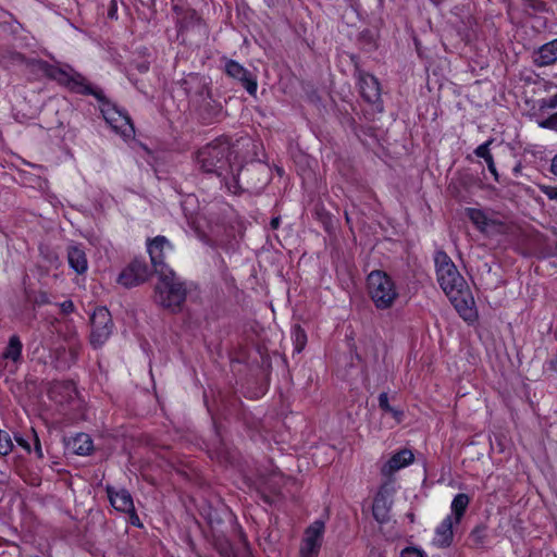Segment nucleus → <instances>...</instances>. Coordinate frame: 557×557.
Instances as JSON below:
<instances>
[{
  "label": "nucleus",
  "instance_id": "obj_1",
  "mask_svg": "<svg viewBox=\"0 0 557 557\" xmlns=\"http://www.w3.org/2000/svg\"><path fill=\"white\" fill-rule=\"evenodd\" d=\"M251 140L240 137L232 141L228 137H219L200 148L196 153V163L206 173L215 174L228 191L237 194L240 189L239 173L247 157Z\"/></svg>",
  "mask_w": 557,
  "mask_h": 557
},
{
  "label": "nucleus",
  "instance_id": "obj_2",
  "mask_svg": "<svg viewBox=\"0 0 557 557\" xmlns=\"http://www.w3.org/2000/svg\"><path fill=\"white\" fill-rule=\"evenodd\" d=\"M46 74L49 79L72 92L92 95L101 102V113L112 129L123 137L134 135V127L128 115L106 100L102 90L94 88L79 72H46Z\"/></svg>",
  "mask_w": 557,
  "mask_h": 557
},
{
  "label": "nucleus",
  "instance_id": "obj_3",
  "mask_svg": "<svg viewBox=\"0 0 557 557\" xmlns=\"http://www.w3.org/2000/svg\"><path fill=\"white\" fill-rule=\"evenodd\" d=\"M437 282L465 321L476 318L474 299L469 286L457 267L445 251H437L434 257Z\"/></svg>",
  "mask_w": 557,
  "mask_h": 557
},
{
  "label": "nucleus",
  "instance_id": "obj_4",
  "mask_svg": "<svg viewBox=\"0 0 557 557\" xmlns=\"http://www.w3.org/2000/svg\"><path fill=\"white\" fill-rule=\"evenodd\" d=\"M158 277L154 286V302L171 312L181 311L187 295L185 283L176 276L174 271L158 274Z\"/></svg>",
  "mask_w": 557,
  "mask_h": 557
},
{
  "label": "nucleus",
  "instance_id": "obj_5",
  "mask_svg": "<svg viewBox=\"0 0 557 557\" xmlns=\"http://www.w3.org/2000/svg\"><path fill=\"white\" fill-rule=\"evenodd\" d=\"M368 288L372 301L381 310L391 308L398 297L394 281L382 271H372L369 274Z\"/></svg>",
  "mask_w": 557,
  "mask_h": 557
},
{
  "label": "nucleus",
  "instance_id": "obj_6",
  "mask_svg": "<svg viewBox=\"0 0 557 557\" xmlns=\"http://www.w3.org/2000/svg\"><path fill=\"white\" fill-rule=\"evenodd\" d=\"M90 344L94 348L101 347L111 336L113 322L107 308H98L90 318Z\"/></svg>",
  "mask_w": 557,
  "mask_h": 557
},
{
  "label": "nucleus",
  "instance_id": "obj_7",
  "mask_svg": "<svg viewBox=\"0 0 557 557\" xmlns=\"http://www.w3.org/2000/svg\"><path fill=\"white\" fill-rule=\"evenodd\" d=\"M466 215L473 225L485 235L505 234L507 226L500 220L491 218L487 212L478 208H466Z\"/></svg>",
  "mask_w": 557,
  "mask_h": 557
},
{
  "label": "nucleus",
  "instance_id": "obj_8",
  "mask_svg": "<svg viewBox=\"0 0 557 557\" xmlns=\"http://www.w3.org/2000/svg\"><path fill=\"white\" fill-rule=\"evenodd\" d=\"M148 253L150 256L151 264L157 274L173 271L166 263V255L172 250L171 243L164 236H157L147 245Z\"/></svg>",
  "mask_w": 557,
  "mask_h": 557
},
{
  "label": "nucleus",
  "instance_id": "obj_9",
  "mask_svg": "<svg viewBox=\"0 0 557 557\" xmlns=\"http://www.w3.org/2000/svg\"><path fill=\"white\" fill-rule=\"evenodd\" d=\"M150 268L141 259H134L123 271L119 274L117 283L124 287H134L143 284L150 276Z\"/></svg>",
  "mask_w": 557,
  "mask_h": 557
},
{
  "label": "nucleus",
  "instance_id": "obj_10",
  "mask_svg": "<svg viewBox=\"0 0 557 557\" xmlns=\"http://www.w3.org/2000/svg\"><path fill=\"white\" fill-rule=\"evenodd\" d=\"M393 487L391 484L385 483L381 486L374 497L372 513L379 523H386L389 521V511L393 504Z\"/></svg>",
  "mask_w": 557,
  "mask_h": 557
},
{
  "label": "nucleus",
  "instance_id": "obj_11",
  "mask_svg": "<svg viewBox=\"0 0 557 557\" xmlns=\"http://www.w3.org/2000/svg\"><path fill=\"white\" fill-rule=\"evenodd\" d=\"M324 528V522L320 520H317L311 525H309L305 532V537L300 550L319 555L322 545Z\"/></svg>",
  "mask_w": 557,
  "mask_h": 557
},
{
  "label": "nucleus",
  "instance_id": "obj_12",
  "mask_svg": "<svg viewBox=\"0 0 557 557\" xmlns=\"http://www.w3.org/2000/svg\"><path fill=\"white\" fill-rule=\"evenodd\" d=\"M359 86L366 101L376 103L381 100V84L372 72H360Z\"/></svg>",
  "mask_w": 557,
  "mask_h": 557
},
{
  "label": "nucleus",
  "instance_id": "obj_13",
  "mask_svg": "<svg viewBox=\"0 0 557 557\" xmlns=\"http://www.w3.org/2000/svg\"><path fill=\"white\" fill-rule=\"evenodd\" d=\"M108 496L114 509L122 512L131 513V518H135L136 520H138V517L135 513L133 498L128 491L124 488L120 491H113L112 488H108Z\"/></svg>",
  "mask_w": 557,
  "mask_h": 557
},
{
  "label": "nucleus",
  "instance_id": "obj_14",
  "mask_svg": "<svg viewBox=\"0 0 557 557\" xmlns=\"http://www.w3.org/2000/svg\"><path fill=\"white\" fill-rule=\"evenodd\" d=\"M413 461V454L409 449H401L394 454L382 468L383 475H392L399 469L410 465Z\"/></svg>",
  "mask_w": 557,
  "mask_h": 557
},
{
  "label": "nucleus",
  "instance_id": "obj_15",
  "mask_svg": "<svg viewBox=\"0 0 557 557\" xmlns=\"http://www.w3.org/2000/svg\"><path fill=\"white\" fill-rule=\"evenodd\" d=\"M534 63L537 66H549L557 62V39L544 44L533 54Z\"/></svg>",
  "mask_w": 557,
  "mask_h": 557
},
{
  "label": "nucleus",
  "instance_id": "obj_16",
  "mask_svg": "<svg viewBox=\"0 0 557 557\" xmlns=\"http://www.w3.org/2000/svg\"><path fill=\"white\" fill-rule=\"evenodd\" d=\"M67 262L77 274H83L87 271L88 260L81 245H71L67 247Z\"/></svg>",
  "mask_w": 557,
  "mask_h": 557
},
{
  "label": "nucleus",
  "instance_id": "obj_17",
  "mask_svg": "<svg viewBox=\"0 0 557 557\" xmlns=\"http://www.w3.org/2000/svg\"><path fill=\"white\" fill-rule=\"evenodd\" d=\"M455 521L453 520V516H447L436 528L435 530V536H434V543L441 547H447L453 542V527Z\"/></svg>",
  "mask_w": 557,
  "mask_h": 557
},
{
  "label": "nucleus",
  "instance_id": "obj_18",
  "mask_svg": "<svg viewBox=\"0 0 557 557\" xmlns=\"http://www.w3.org/2000/svg\"><path fill=\"white\" fill-rule=\"evenodd\" d=\"M67 447L76 455L87 456L91 453L94 445L88 434L78 433L69 441Z\"/></svg>",
  "mask_w": 557,
  "mask_h": 557
},
{
  "label": "nucleus",
  "instance_id": "obj_19",
  "mask_svg": "<svg viewBox=\"0 0 557 557\" xmlns=\"http://www.w3.org/2000/svg\"><path fill=\"white\" fill-rule=\"evenodd\" d=\"M23 344L17 335H12L3 350L1 358L5 361L17 363L22 359Z\"/></svg>",
  "mask_w": 557,
  "mask_h": 557
},
{
  "label": "nucleus",
  "instance_id": "obj_20",
  "mask_svg": "<svg viewBox=\"0 0 557 557\" xmlns=\"http://www.w3.org/2000/svg\"><path fill=\"white\" fill-rule=\"evenodd\" d=\"M470 503V497L467 494H457L451 502V513L454 515L453 520L456 524L461 521L463 513L466 512Z\"/></svg>",
  "mask_w": 557,
  "mask_h": 557
},
{
  "label": "nucleus",
  "instance_id": "obj_21",
  "mask_svg": "<svg viewBox=\"0 0 557 557\" xmlns=\"http://www.w3.org/2000/svg\"><path fill=\"white\" fill-rule=\"evenodd\" d=\"M234 78H237L240 85L251 95L255 96L257 92V77L253 72H227Z\"/></svg>",
  "mask_w": 557,
  "mask_h": 557
},
{
  "label": "nucleus",
  "instance_id": "obj_22",
  "mask_svg": "<svg viewBox=\"0 0 557 557\" xmlns=\"http://www.w3.org/2000/svg\"><path fill=\"white\" fill-rule=\"evenodd\" d=\"M292 338L294 343V350L301 352L307 344V334L300 325H295L292 332Z\"/></svg>",
  "mask_w": 557,
  "mask_h": 557
},
{
  "label": "nucleus",
  "instance_id": "obj_23",
  "mask_svg": "<svg viewBox=\"0 0 557 557\" xmlns=\"http://www.w3.org/2000/svg\"><path fill=\"white\" fill-rule=\"evenodd\" d=\"M379 407L384 411V412H388L393 416V418L397 421V422H400L403 416H404V412L401 410H398V409H395L393 408L389 403H388V395L387 393H381L379 395Z\"/></svg>",
  "mask_w": 557,
  "mask_h": 557
},
{
  "label": "nucleus",
  "instance_id": "obj_24",
  "mask_svg": "<svg viewBox=\"0 0 557 557\" xmlns=\"http://www.w3.org/2000/svg\"><path fill=\"white\" fill-rule=\"evenodd\" d=\"M13 442L10 434L0 430V456H7L13 450Z\"/></svg>",
  "mask_w": 557,
  "mask_h": 557
},
{
  "label": "nucleus",
  "instance_id": "obj_25",
  "mask_svg": "<svg viewBox=\"0 0 557 557\" xmlns=\"http://www.w3.org/2000/svg\"><path fill=\"white\" fill-rule=\"evenodd\" d=\"M486 539V527L478 525L470 533V540L475 545H483Z\"/></svg>",
  "mask_w": 557,
  "mask_h": 557
},
{
  "label": "nucleus",
  "instance_id": "obj_26",
  "mask_svg": "<svg viewBox=\"0 0 557 557\" xmlns=\"http://www.w3.org/2000/svg\"><path fill=\"white\" fill-rule=\"evenodd\" d=\"M359 44L367 50L375 48L376 44L373 33L371 30H363L359 36Z\"/></svg>",
  "mask_w": 557,
  "mask_h": 557
},
{
  "label": "nucleus",
  "instance_id": "obj_27",
  "mask_svg": "<svg viewBox=\"0 0 557 557\" xmlns=\"http://www.w3.org/2000/svg\"><path fill=\"white\" fill-rule=\"evenodd\" d=\"M492 140H487L483 143L482 145L478 146L474 150V153L476 157L484 159L486 161L487 159H491L492 153L490 152V145Z\"/></svg>",
  "mask_w": 557,
  "mask_h": 557
},
{
  "label": "nucleus",
  "instance_id": "obj_28",
  "mask_svg": "<svg viewBox=\"0 0 557 557\" xmlns=\"http://www.w3.org/2000/svg\"><path fill=\"white\" fill-rule=\"evenodd\" d=\"M540 126L543 128H550L557 131V112L541 121Z\"/></svg>",
  "mask_w": 557,
  "mask_h": 557
},
{
  "label": "nucleus",
  "instance_id": "obj_29",
  "mask_svg": "<svg viewBox=\"0 0 557 557\" xmlns=\"http://www.w3.org/2000/svg\"><path fill=\"white\" fill-rule=\"evenodd\" d=\"M30 434H32V438H33V442H34L35 454L37 455L38 458H42L44 457V453H42V448H41V444H40V440L38 437V434H37V432L34 429L30 430Z\"/></svg>",
  "mask_w": 557,
  "mask_h": 557
},
{
  "label": "nucleus",
  "instance_id": "obj_30",
  "mask_svg": "<svg viewBox=\"0 0 557 557\" xmlns=\"http://www.w3.org/2000/svg\"><path fill=\"white\" fill-rule=\"evenodd\" d=\"M540 108L543 109H555L557 108V92L549 98L542 99Z\"/></svg>",
  "mask_w": 557,
  "mask_h": 557
},
{
  "label": "nucleus",
  "instance_id": "obj_31",
  "mask_svg": "<svg viewBox=\"0 0 557 557\" xmlns=\"http://www.w3.org/2000/svg\"><path fill=\"white\" fill-rule=\"evenodd\" d=\"M541 191L550 200H557V187L555 186H548V185H542Z\"/></svg>",
  "mask_w": 557,
  "mask_h": 557
},
{
  "label": "nucleus",
  "instance_id": "obj_32",
  "mask_svg": "<svg viewBox=\"0 0 557 557\" xmlns=\"http://www.w3.org/2000/svg\"><path fill=\"white\" fill-rule=\"evenodd\" d=\"M401 557H424V554L416 547H407L403 549Z\"/></svg>",
  "mask_w": 557,
  "mask_h": 557
},
{
  "label": "nucleus",
  "instance_id": "obj_33",
  "mask_svg": "<svg viewBox=\"0 0 557 557\" xmlns=\"http://www.w3.org/2000/svg\"><path fill=\"white\" fill-rule=\"evenodd\" d=\"M14 440L17 443V445L21 446L26 453L29 454L32 451L30 443L27 438L23 437L20 434H15Z\"/></svg>",
  "mask_w": 557,
  "mask_h": 557
},
{
  "label": "nucleus",
  "instance_id": "obj_34",
  "mask_svg": "<svg viewBox=\"0 0 557 557\" xmlns=\"http://www.w3.org/2000/svg\"><path fill=\"white\" fill-rule=\"evenodd\" d=\"M34 302L38 306L50 304L49 295L46 292H39L35 298Z\"/></svg>",
  "mask_w": 557,
  "mask_h": 557
},
{
  "label": "nucleus",
  "instance_id": "obj_35",
  "mask_svg": "<svg viewBox=\"0 0 557 557\" xmlns=\"http://www.w3.org/2000/svg\"><path fill=\"white\" fill-rule=\"evenodd\" d=\"M108 17L111 20H117V1L110 0L108 8Z\"/></svg>",
  "mask_w": 557,
  "mask_h": 557
},
{
  "label": "nucleus",
  "instance_id": "obj_36",
  "mask_svg": "<svg viewBox=\"0 0 557 557\" xmlns=\"http://www.w3.org/2000/svg\"><path fill=\"white\" fill-rule=\"evenodd\" d=\"M74 304L72 300H65L60 304L61 312L64 314L72 313L74 311Z\"/></svg>",
  "mask_w": 557,
  "mask_h": 557
},
{
  "label": "nucleus",
  "instance_id": "obj_37",
  "mask_svg": "<svg viewBox=\"0 0 557 557\" xmlns=\"http://www.w3.org/2000/svg\"><path fill=\"white\" fill-rule=\"evenodd\" d=\"M485 162L487 164L488 171L494 176L495 181L498 182V173H497V170H496V166H495V163H494L493 156L491 157V159H487Z\"/></svg>",
  "mask_w": 557,
  "mask_h": 557
},
{
  "label": "nucleus",
  "instance_id": "obj_38",
  "mask_svg": "<svg viewBox=\"0 0 557 557\" xmlns=\"http://www.w3.org/2000/svg\"><path fill=\"white\" fill-rule=\"evenodd\" d=\"M188 32H189V23L183 21L181 24L180 33H178V35L182 37L183 41L186 40Z\"/></svg>",
  "mask_w": 557,
  "mask_h": 557
},
{
  "label": "nucleus",
  "instance_id": "obj_39",
  "mask_svg": "<svg viewBox=\"0 0 557 557\" xmlns=\"http://www.w3.org/2000/svg\"><path fill=\"white\" fill-rule=\"evenodd\" d=\"M28 65L35 67V70H40V71L52 70L51 66L47 65L46 63H44L41 61H34L33 63H29Z\"/></svg>",
  "mask_w": 557,
  "mask_h": 557
},
{
  "label": "nucleus",
  "instance_id": "obj_40",
  "mask_svg": "<svg viewBox=\"0 0 557 557\" xmlns=\"http://www.w3.org/2000/svg\"><path fill=\"white\" fill-rule=\"evenodd\" d=\"M529 7H531L532 9L536 10V11H541L543 8H544V2L542 1H535V0H524Z\"/></svg>",
  "mask_w": 557,
  "mask_h": 557
},
{
  "label": "nucleus",
  "instance_id": "obj_41",
  "mask_svg": "<svg viewBox=\"0 0 557 557\" xmlns=\"http://www.w3.org/2000/svg\"><path fill=\"white\" fill-rule=\"evenodd\" d=\"M191 18L194 20V22L191 23V29L197 28L198 30H200L202 28L200 18L196 16L194 13L191 14Z\"/></svg>",
  "mask_w": 557,
  "mask_h": 557
},
{
  "label": "nucleus",
  "instance_id": "obj_42",
  "mask_svg": "<svg viewBox=\"0 0 557 557\" xmlns=\"http://www.w3.org/2000/svg\"><path fill=\"white\" fill-rule=\"evenodd\" d=\"M550 172L557 176V154L552 159Z\"/></svg>",
  "mask_w": 557,
  "mask_h": 557
},
{
  "label": "nucleus",
  "instance_id": "obj_43",
  "mask_svg": "<svg viewBox=\"0 0 557 557\" xmlns=\"http://www.w3.org/2000/svg\"><path fill=\"white\" fill-rule=\"evenodd\" d=\"M270 225L273 230H276L280 225V218H273L270 222Z\"/></svg>",
  "mask_w": 557,
  "mask_h": 557
},
{
  "label": "nucleus",
  "instance_id": "obj_44",
  "mask_svg": "<svg viewBox=\"0 0 557 557\" xmlns=\"http://www.w3.org/2000/svg\"><path fill=\"white\" fill-rule=\"evenodd\" d=\"M319 555L318 554H313V553H307V552H302L300 550V557H318Z\"/></svg>",
  "mask_w": 557,
  "mask_h": 557
},
{
  "label": "nucleus",
  "instance_id": "obj_45",
  "mask_svg": "<svg viewBox=\"0 0 557 557\" xmlns=\"http://www.w3.org/2000/svg\"><path fill=\"white\" fill-rule=\"evenodd\" d=\"M138 520H136L135 518H132V523L133 524H136Z\"/></svg>",
  "mask_w": 557,
  "mask_h": 557
},
{
  "label": "nucleus",
  "instance_id": "obj_46",
  "mask_svg": "<svg viewBox=\"0 0 557 557\" xmlns=\"http://www.w3.org/2000/svg\"><path fill=\"white\" fill-rule=\"evenodd\" d=\"M267 2H270V0H265Z\"/></svg>",
  "mask_w": 557,
  "mask_h": 557
}]
</instances>
